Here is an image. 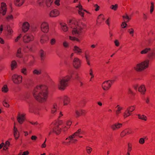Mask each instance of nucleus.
<instances>
[{
	"instance_id": "63",
	"label": "nucleus",
	"mask_w": 155,
	"mask_h": 155,
	"mask_svg": "<svg viewBox=\"0 0 155 155\" xmlns=\"http://www.w3.org/2000/svg\"><path fill=\"white\" fill-rule=\"evenodd\" d=\"M114 43L117 46H118L119 45V43L117 40H116L115 41Z\"/></svg>"
},
{
	"instance_id": "57",
	"label": "nucleus",
	"mask_w": 155,
	"mask_h": 155,
	"mask_svg": "<svg viewBox=\"0 0 155 155\" xmlns=\"http://www.w3.org/2000/svg\"><path fill=\"white\" fill-rule=\"evenodd\" d=\"M144 142L145 140L143 138H141L140 139L139 141V142L141 144H143V143H144Z\"/></svg>"
},
{
	"instance_id": "34",
	"label": "nucleus",
	"mask_w": 155,
	"mask_h": 155,
	"mask_svg": "<svg viewBox=\"0 0 155 155\" xmlns=\"http://www.w3.org/2000/svg\"><path fill=\"white\" fill-rule=\"evenodd\" d=\"M45 4L47 7H50L53 2V0H46L45 1Z\"/></svg>"
},
{
	"instance_id": "32",
	"label": "nucleus",
	"mask_w": 155,
	"mask_h": 155,
	"mask_svg": "<svg viewBox=\"0 0 155 155\" xmlns=\"http://www.w3.org/2000/svg\"><path fill=\"white\" fill-rule=\"evenodd\" d=\"M61 25L62 30L64 32L68 30V28L66 26V25L64 23L61 24Z\"/></svg>"
},
{
	"instance_id": "18",
	"label": "nucleus",
	"mask_w": 155,
	"mask_h": 155,
	"mask_svg": "<svg viewBox=\"0 0 155 155\" xmlns=\"http://www.w3.org/2000/svg\"><path fill=\"white\" fill-rule=\"evenodd\" d=\"M29 24L27 22H24L22 26V29L24 32H26L29 29Z\"/></svg>"
},
{
	"instance_id": "20",
	"label": "nucleus",
	"mask_w": 155,
	"mask_h": 155,
	"mask_svg": "<svg viewBox=\"0 0 155 155\" xmlns=\"http://www.w3.org/2000/svg\"><path fill=\"white\" fill-rule=\"evenodd\" d=\"M72 50L75 53L78 54L82 52V49L76 46H74Z\"/></svg>"
},
{
	"instance_id": "13",
	"label": "nucleus",
	"mask_w": 155,
	"mask_h": 155,
	"mask_svg": "<svg viewBox=\"0 0 155 155\" xmlns=\"http://www.w3.org/2000/svg\"><path fill=\"white\" fill-rule=\"evenodd\" d=\"M134 88L136 90L138 88V91L142 94H144L146 91L145 88L143 85H141L139 87L138 85H136L134 86Z\"/></svg>"
},
{
	"instance_id": "7",
	"label": "nucleus",
	"mask_w": 155,
	"mask_h": 155,
	"mask_svg": "<svg viewBox=\"0 0 155 155\" xmlns=\"http://www.w3.org/2000/svg\"><path fill=\"white\" fill-rule=\"evenodd\" d=\"M81 61L78 58H75L73 61V64L74 67L76 69L80 68Z\"/></svg>"
},
{
	"instance_id": "12",
	"label": "nucleus",
	"mask_w": 155,
	"mask_h": 155,
	"mask_svg": "<svg viewBox=\"0 0 155 155\" xmlns=\"http://www.w3.org/2000/svg\"><path fill=\"white\" fill-rule=\"evenodd\" d=\"M58 109V107L55 103L53 104L51 107V113L55 115L58 113L57 110Z\"/></svg>"
},
{
	"instance_id": "53",
	"label": "nucleus",
	"mask_w": 155,
	"mask_h": 155,
	"mask_svg": "<svg viewBox=\"0 0 155 155\" xmlns=\"http://www.w3.org/2000/svg\"><path fill=\"white\" fill-rule=\"evenodd\" d=\"M122 17L123 18L127 20V21H126V22L128 21L130 19V18L127 14H126V15L123 16Z\"/></svg>"
},
{
	"instance_id": "17",
	"label": "nucleus",
	"mask_w": 155,
	"mask_h": 155,
	"mask_svg": "<svg viewBox=\"0 0 155 155\" xmlns=\"http://www.w3.org/2000/svg\"><path fill=\"white\" fill-rule=\"evenodd\" d=\"M13 134L15 139L17 140L19 137L20 134L17 128L15 126L14 127Z\"/></svg>"
},
{
	"instance_id": "9",
	"label": "nucleus",
	"mask_w": 155,
	"mask_h": 155,
	"mask_svg": "<svg viewBox=\"0 0 155 155\" xmlns=\"http://www.w3.org/2000/svg\"><path fill=\"white\" fill-rule=\"evenodd\" d=\"M41 28L42 31L46 33L48 32L49 29L48 24L45 22L42 23L41 26Z\"/></svg>"
},
{
	"instance_id": "52",
	"label": "nucleus",
	"mask_w": 155,
	"mask_h": 155,
	"mask_svg": "<svg viewBox=\"0 0 155 155\" xmlns=\"http://www.w3.org/2000/svg\"><path fill=\"white\" fill-rule=\"evenodd\" d=\"M53 127V125H52L51 124L50 125L49 127V128L50 129V130H51L50 132L49 133V134H48L49 135H50L51 134V132L55 134V133L53 132V131L52 130V127Z\"/></svg>"
},
{
	"instance_id": "14",
	"label": "nucleus",
	"mask_w": 155,
	"mask_h": 155,
	"mask_svg": "<svg viewBox=\"0 0 155 155\" xmlns=\"http://www.w3.org/2000/svg\"><path fill=\"white\" fill-rule=\"evenodd\" d=\"M84 133V132L81 129H79L72 135L69 136V138L71 139L74 138L75 136H77L78 134H83Z\"/></svg>"
},
{
	"instance_id": "54",
	"label": "nucleus",
	"mask_w": 155,
	"mask_h": 155,
	"mask_svg": "<svg viewBox=\"0 0 155 155\" xmlns=\"http://www.w3.org/2000/svg\"><path fill=\"white\" fill-rule=\"evenodd\" d=\"M92 149L89 147H87L86 150L88 153H90Z\"/></svg>"
},
{
	"instance_id": "61",
	"label": "nucleus",
	"mask_w": 155,
	"mask_h": 155,
	"mask_svg": "<svg viewBox=\"0 0 155 155\" xmlns=\"http://www.w3.org/2000/svg\"><path fill=\"white\" fill-rule=\"evenodd\" d=\"M21 34H20L18 36L17 38L15 39V42H17L18 40L20 39L21 37Z\"/></svg>"
},
{
	"instance_id": "30",
	"label": "nucleus",
	"mask_w": 155,
	"mask_h": 155,
	"mask_svg": "<svg viewBox=\"0 0 155 155\" xmlns=\"http://www.w3.org/2000/svg\"><path fill=\"white\" fill-rule=\"evenodd\" d=\"M16 56L17 57H18L19 58H22V55L21 54V48H19L18 50Z\"/></svg>"
},
{
	"instance_id": "35",
	"label": "nucleus",
	"mask_w": 155,
	"mask_h": 155,
	"mask_svg": "<svg viewBox=\"0 0 155 155\" xmlns=\"http://www.w3.org/2000/svg\"><path fill=\"white\" fill-rule=\"evenodd\" d=\"M130 110H128L127 109V110H126L125 112L124 113V118L128 117L130 115Z\"/></svg>"
},
{
	"instance_id": "42",
	"label": "nucleus",
	"mask_w": 155,
	"mask_h": 155,
	"mask_svg": "<svg viewBox=\"0 0 155 155\" xmlns=\"http://www.w3.org/2000/svg\"><path fill=\"white\" fill-rule=\"evenodd\" d=\"M2 91L3 92L6 93L8 91V89L7 86L4 85L2 87Z\"/></svg>"
},
{
	"instance_id": "29",
	"label": "nucleus",
	"mask_w": 155,
	"mask_h": 155,
	"mask_svg": "<svg viewBox=\"0 0 155 155\" xmlns=\"http://www.w3.org/2000/svg\"><path fill=\"white\" fill-rule=\"evenodd\" d=\"M71 77L72 78H74L78 81H79V77L78 76V74L77 73H72V74H71Z\"/></svg>"
},
{
	"instance_id": "6",
	"label": "nucleus",
	"mask_w": 155,
	"mask_h": 155,
	"mask_svg": "<svg viewBox=\"0 0 155 155\" xmlns=\"http://www.w3.org/2000/svg\"><path fill=\"white\" fill-rule=\"evenodd\" d=\"M22 77L21 76L17 74H14L12 77V80L13 82L16 84H19L21 83Z\"/></svg>"
},
{
	"instance_id": "5",
	"label": "nucleus",
	"mask_w": 155,
	"mask_h": 155,
	"mask_svg": "<svg viewBox=\"0 0 155 155\" xmlns=\"http://www.w3.org/2000/svg\"><path fill=\"white\" fill-rule=\"evenodd\" d=\"M70 79V77L67 76L60 78L58 84V87L61 90H64L68 85V81Z\"/></svg>"
},
{
	"instance_id": "24",
	"label": "nucleus",
	"mask_w": 155,
	"mask_h": 155,
	"mask_svg": "<svg viewBox=\"0 0 155 155\" xmlns=\"http://www.w3.org/2000/svg\"><path fill=\"white\" fill-rule=\"evenodd\" d=\"M122 124H119V123L116 124H115L112 125L111 126V127L112 129L113 130H115L116 129H118V128H120V127H121L122 126Z\"/></svg>"
},
{
	"instance_id": "10",
	"label": "nucleus",
	"mask_w": 155,
	"mask_h": 155,
	"mask_svg": "<svg viewBox=\"0 0 155 155\" xmlns=\"http://www.w3.org/2000/svg\"><path fill=\"white\" fill-rule=\"evenodd\" d=\"M7 8L6 4L4 2L1 3V7H0V13L4 15L5 14Z\"/></svg>"
},
{
	"instance_id": "60",
	"label": "nucleus",
	"mask_w": 155,
	"mask_h": 155,
	"mask_svg": "<svg viewBox=\"0 0 155 155\" xmlns=\"http://www.w3.org/2000/svg\"><path fill=\"white\" fill-rule=\"evenodd\" d=\"M94 7L95 8V10L96 11L99 10V6H98L97 4H95L94 5Z\"/></svg>"
},
{
	"instance_id": "41",
	"label": "nucleus",
	"mask_w": 155,
	"mask_h": 155,
	"mask_svg": "<svg viewBox=\"0 0 155 155\" xmlns=\"http://www.w3.org/2000/svg\"><path fill=\"white\" fill-rule=\"evenodd\" d=\"M21 72L25 75H27V70L26 68H23L21 69Z\"/></svg>"
},
{
	"instance_id": "16",
	"label": "nucleus",
	"mask_w": 155,
	"mask_h": 155,
	"mask_svg": "<svg viewBox=\"0 0 155 155\" xmlns=\"http://www.w3.org/2000/svg\"><path fill=\"white\" fill-rule=\"evenodd\" d=\"M59 14L58 11L54 9L51 11L50 13V16L52 17H55L58 16Z\"/></svg>"
},
{
	"instance_id": "44",
	"label": "nucleus",
	"mask_w": 155,
	"mask_h": 155,
	"mask_svg": "<svg viewBox=\"0 0 155 155\" xmlns=\"http://www.w3.org/2000/svg\"><path fill=\"white\" fill-rule=\"evenodd\" d=\"M151 6L150 7V13L151 14L152 13V12H153L154 8V3L153 2H151Z\"/></svg>"
},
{
	"instance_id": "1",
	"label": "nucleus",
	"mask_w": 155,
	"mask_h": 155,
	"mask_svg": "<svg viewBox=\"0 0 155 155\" xmlns=\"http://www.w3.org/2000/svg\"><path fill=\"white\" fill-rule=\"evenodd\" d=\"M48 87L44 85L36 87L32 92L34 97L40 102L46 101L48 97Z\"/></svg>"
},
{
	"instance_id": "11",
	"label": "nucleus",
	"mask_w": 155,
	"mask_h": 155,
	"mask_svg": "<svg viewBox=\"0 0 155 155\" xmlns=\"http://www.w3.org/2000/svg\"><path fill=\"white\" fill-rule=\"evenodd\" d=\"M111 84L108 81H106L102 84V87L104 90H108L111 87Z\"/></svg>"
},
{
	"instance_id": "55",
	"label": "nucleus",
	"mask_w": 155,
	"mask_h": 155,
	"mask_svg": "<svg viewBox=\"0 0 155 155\" xmlns=\"http://www.w3.org/2000/svg\"><path fill=\"white\" fill-rule=\"evenodd\" d=\"M13 18V16L12 15H9L6 17V19L8 20L12 19Z\"/></svg>"
},
{
	"instance_id": "64",
	"label": "nucleus",
	"mask_w": 155,
	"mask_h": 155,
	"mask_svg": "<svg viewBox=\"0 0 155 155\" xmlns=\"http://www.w3.org/2000/svg\"><path fill=\"white\" fill-rule=\"evenodd\" d=\"M55 4L58 6L60 5V0H56L55 2Z\"/></svg>"
},
{
	"instance_id": "28",
	"label": "nucleus",
	"mask_w": 155,
	"mask_h": 155,
	"mask_svg": "<svg viewBox=\"0 0 155 155\" xmlns=\"http://www.w3.org/2000/svg\"><path fill=\"white\" fill-rule=\"evenodd\" d=\"M151 50V49L150 48H146L143 50H142L141 52L140 53L142 54H146L148 53Z\"/></svg>"
},
{
	"instance_id": "56",
	"label": "nucleus",
	"mask_w": 155,
	"mask_h": 155,
	"mask_svg": "<svg viewBox=\"0 0 155 155\" xmlns=\"http://www.w3.org/2000/svg\"><path fill=\"white\" fill-rule=\"evenodd\" d=\"M127 133L126 130H123L121 133L120 136L121 137H123L126 135Z\"/></svg>"
},
{
	"instance_id": "25",
	"label": "nucleus",
	"mask_w": 155,
	"mask_h": 155,
	"mask_svg": "<svg viewBox=\"0 0 155 155\" xmlns=\"http://www.w3.org/2000/svg\"><path fill=\"white\" fill-rule=\"evenodd\" d=\"M6 28L7 30L8 31V38H10V36L12 34L13 32V31L10 28V27L8 25L6 26Z\"/></svg>"
},
{
	"instance_id": "37",
	"label": "nucleus",
	"mask_w": 155,
	"mask_h": 155,
	"mask_svg": "<svg viewBox=\"0 0 155 155\" xmlns=\"http://www.w3.org/2000/svg\"><path fill=\"white\" fill-rule=\"evenodd\" d=\"M29 110L30 112H34V107L32 104H29Z\"/></svg>"
},
{
	"instance_id": "39",
	"label": "nucleus",
	"mask_w": 155,
	"mask_h": 155,
	"mask_svg": "<svg viewBox=\"0 0 155 155\" xmlns=\"http://www.w3.org/2000/svg\"><path fill=\"white\" fill-rule=\"evenodd\" d=\"M110 8L114 11H116L118 8V5L116 4L115 5H111Z\"/></svg>"
},
{
	"instance_id": "48",
	"label": "nucleus",
	"mask_w": 155,
	"mask_h": 155,
	"mask_svg": "<svg viewBox=\"0 0 155 155\" xmlns=\"http://www.w3.org/2000/svg\"><path fill=\"white\" fill-rule=\"evenodd\" d=\"M135 109V107L134 106L129 107L127 108V109H128V110H130V112H131L133 111V110H134Z\"/></svg>"
},
{
	"instance_id": "8",
	"label": "nucleus",
	"mask_w": 155,
	"mask_h": 155,
	"mask_svg": "<svg viewBox=\"0 0 155 155\" xmlns=\"http://www.w3.org/2000/svg\"><path fill=\"white\" fill-rule=\"evenodd\" d=\"M34 39V37L31 34H27L23 37V41L25 43H28L32 41Z\"/></svg>"
},
{
	"instance_id": "43",
	"label": "nucleus",
	"mask_w": 155,
	"mask_h": 155,
	"mask_svg": "<svg viewBox=\"0 0 155 155\" xmlns=\"http://www.w3.org/2000/svg\"><path fill=\"white\" fill-rule=\"evenodd\" d=\"M56 43V40L54 38H52L50 39V43L51 45H54Z\"/></svg>"
},
{
	"instance_id": "26",
	"label": "nucleus",
	"mask_w": 155,
	"mask_h": 155,
	"mask_svg": "<svg viewBox=\"0 0 155 155\" xmlns=\"http://www.w3.org/2000/svg\"><path fill=\"white\" fill-rule=\"evenodd\" d=\"M75 113L77 115V117H79L80 115H84L85 114L84 110L82 109L80 110L79 111L76 110Z\"/></svg>"
},
{
	"instance_id": "62",
	"label": "nucleus",
	"mask_w": 155,
	"mask_h": 155,
	"mask_svg": "<svg viewBox=\"0 0 155 155\" xmlns=\"http://www.w3.org/2000/svg\"><path fill=\"white\" fill-rule=\"evenodd\" d=\"M37 137L35 136H32L31 137V139L32 140H35L37 139Z\"/></svg>"
},
{
	"instance_id": "15",
	"label": "nucleus",
	"mask_w": 155,
	"mask_h": 155,
	"mask_svg": "<svg viewBox=\"0 0 155 155\" xmlns=\"http://www.w3.org/2000/svg\"><path fill=\"white\" fill-rule=\"evenodd\" d=\"M76 7L78 8H79V10L78 11V13L81 17H83L84 16V13L83 11L87 12V11L83 9L81 5H79L77 6Z\"/></svg>"
},
{
	"instance_id": "19",
	"label": "nucleus",
	"mask_w": 155,
	"mask_h": 155,
	"mask_svg": "<svg viewBox=\"0 0 155 155\" xmlns=\"http://www.w3.org/2000/svg\"><path fill=\"white\" fill-rule=\"evenodd\" d=\"M17 120L19 124H22L25 120L24 115L23 114L20 115L19 114L17 117Z\"/></svg>"
},
{
	"instance_id": "2",
	"label": "nucleus",
	"mask_w": 155,
	"mask_h": 155,
	"mask_svg": "<svg viewBox=\"0 0 155 155\" xmlns=\"http://www.w3.org/2000/svg\"><path fill=\"white\" fill-rule=\"evenodd\" d=\"M148 57L149 59L137 64L134 67L135 69L137 71H141L147 68L150 61L155 58V52H151L149 53Z\"/></svg>"
},
{
	"instance_id": "50",
	"label": "nucleus",
	"mask_w": 155,
	"mask_h": 155,
	"mask_svg": "<svg viewBox=\"0 0 155 155\" xmlns=\"http://www.w3.org/2000/svg\"><path fill=\"white\" fill-rule=\"evenodd\" d=\"M122 108L120 107H118L117 108V110L116 111V112L117 115H118L120 113V111L122 109Z\"/></svg>"
},
{
	"instance_id": "3",
	"label": "nucleus",
	"mask_w": 155,
	"mask_h": 155,
	"mask_svg": "<svg viewBox=\"0 0 155 155\" xmlns=\"http://www.w3.org/2000/svg\"><path fill=\"white\" fill-rule=\"evenodd\" d=\"M68 24L71 28L72 35L76 36H78L81 33V30L83 28L81 27L78 25L77 21L74 20H70Z\"/></svg>"
},
{
	"instance_id": "36",
	"label": "nucleus",
	"mask_w": 155,
	"mask_h": 155,
	"mask_svg": "<svg viewBox=\"0 0 155 155\" xmlns=\"http://www.w3.org/2000/svg\"><path fill=\"white\" fill-rule=\"evenodd\" d=\"M17 62L15 61L14 60L12 61L11 64V68L12 70H13L16 67Z\"/></svg>"
},
{
	"instance_id": "47",
	"label": "nucleus",
	"mask_w": 155,
	"mask_h": 155,
	"mask_svg": "<svg viewBox=\"0 0 155 155\" xmlns=\"http://www.w3.org/2000/svg\"><path fill=\"white\" fill-rule=\"evenodd\" d=\"M2 104L3 106L5 107H8L9 106V105L5 100L3 101Z\"/></svg>"
},
{
	"instance_id": "22",
	"label": "nucleus",
	"mask_w": 155,
	"mask_h": 155,
	"mask_svg": "<svg viewBox=\"0 0 155 155\" xmlns=\"http://www.w3.org/2000/svg\"><path fill=\"white\" fill-rule=\"evenodd\" d=\"M25 1V0H15L14 3L16 6H20L23 5Z\"/></svg>"
},
{
	"instance_id": "33",
	"label": "nucleus",
	"mask_w": 155,
	"mask_h": 155,
	"mask_svg": "<svg viewBox=\"0 0 155 155\" xmlns=\"http://www.w3.org/2000/svg\"><path fill=\"white\" fill-rule=\"evenodd\" d=\"M45 2V0H38L37 3L39 6H42L44 5Z\"/></svg>"
},
{
	"instance_id": "45",
	"label": "nucleus",
	"mask_w": 155,
	"mask_h": 155,
	"mask_svg": "<svg viewBox=\"0 0 155 155\" xmlns=\"http://www.w3.org/2000/svg\"><path fill=\"white\" fill-rule=\"evenodd\" d=\"M131 145L130 143L128 144V149H127V151L128 152H127V154L128 155H130V152L131 151Z\"/></svg>"
},
{
	"instance_id": "4",
	"label": "nucleus",
	"mask_w": 155,
	"mask_h": 155,
	"mask_svg": "<svg viewBox=\"0 0 155 155\" xmlns=\"http://www.w3.org/2000/svg\"><path fill=\"white\" fill-rule=\"evenodd\" d=\"M51 124L53 126V127H52L53 132L55 133L57 135L59 134L61 131V128L58 127L59 125H62V128L63 131L66 130L65 129L66 128L65 123L62 120H59L58 122L53 123Z\"/></svg>"
},
{
	"instance_id": "21",
	"label": "nucleus",
	"mask_w": 155,
	"mask_h": 155,
	"mask_svg": "<svg viewBox=\"0 0 155 155\" xmlns=\"http://www.w3.org/2000/svg\"><path fill=\"white\" fill-rule=\"evenodd\" d=\"M48 39V36L45 35L41 37L40 41L41 44H43L46 42Z\"/></svg>"
},
{
	"instance_id": "38",
	"label": "nucleus",
	"mask_w": 155,
	"mask_h": 155,
	"mask_svg": "<svg viewBox=\"0 0 155 155\" xmlns=\"http://www.w3.org/2000/svg\"><path fill=\"white\" fill-rule=\"evenodd\" d=\"M138 118L139 119H141L145 121H146L147 120V117L144 115H141L140 114H138Z\"/></svg>"
},
{
	"instance_id": "27",
	"label": "nucleus",
	"mask_w": 155,
	"mask_h": 155,
	"mask_svg": "<svg viewBox=\"0 0 155 155\" xmlns=\"http://www.w3.org/2000/svg\"><path fill=\"white\" fill-rule=\"evenodd\" d=\"M33 73L34 74L40 75L41 74V70L40 69L36 68L33 71Z\"/></svg>"
},
{
	"instance_id": "23",
	"label": "nucleus",
	"mask_w": 155,
	"mask_h": 155,
	"mask_svg": "<svg viewBox=\"0 0 155 155\" xmlns=\"http://www.w3.org/2000/svg\"><path fill=\"white\" fill-rule=\"evenodd\" d=\"M63 101L64 105L65 106L67 105L69 103L70 100L68 97L65 96L63 97Z\"/></svg>"
},
{
	"instance_id": "59",
	"label": "nucleus",
	"mask_w": 155,
	"mask_h": 155,
	"mask_svg": "<svg viewBox=\"0 0 155 155\" xmlns=\"http://www.w3.org/2000/svg\"><path fill=\"white\" fill-rule=\"evenodd\" d=\"M63 46L65 48H67L68 46V43L66 41H64L63 43Z\"/></svg>"
},
{
	"instance_id": "46",
	"label": "nucleus",
	"mask_w": 155,
	"mask_h": 155,
	"mask_svg": "<svg viewBox=\"0 0 155 155\" xmlns=\"http://www.w3.org/2000/svg\"><path fill=\"white\" fill-rule=\"evenodd\" d=\"M71 122L70 121H68L65 123V125L66 126V128H65V129L66 130L69 127V126L71 125Z\"/></svg>"
},
{
	"instance_id": "40",
	"label": "nucleus",
	"mask_w": 155,
	"mask_h": 155,
	"mask_svg": "<svg viewBox=\"0 0 155 155\" xmlns=\"http://www.w3.org/2000/svg\"><path fill=\"white\" fill-rule=\"evenodd\" d=\"M9 142L8 141H6L5 143L3 149L5 150L7 149L8 148V147L9 145Z\"/></svg>"
},
{
	"instance_id": "49",
	"label": "nucleus",
	"mask_w": 155,
	"mask_h": 155,
	"mask_svg": "<svg viewBox=\"0 0 155 155\" xmlns=\"http://www.w3.org/2000/svg\"><path fill=\"white\" fill-rule=\"evenodd\" d=\"M69 39H70V40H71L76 41H79V39H78L76 38L75 37H72V36H69Z\"/></svg>"
},
{
	"instance_id": "58",
	"label": "nucleus",
	"mask_w": 155,
	"mask_h": 155,
	"mask_svg": "<svg viewBox=\"0 0 155 155\" xmlns=\"http://www.w3.org/2000/svg\"><path fill=\"white\" fill-rule=\"evenodd\" d=\"M124 22H123L121 25V26L123 28H125L126 27V26L127 25V24L125 23V21L124 20Z\"/></svg>"
},
{
	"instance_id": "51",
	"label": "nucleus",
	"mask_w": 155,
	"mask_h": 155,
	"mask_svg": "<svg viewBox=\"0 0 155 155\" xmlns=\"http://www.w3.org/2000/svg\"><path fill=\"white\" fill-rule=\"evenodd\" d=\"M128 31L129 32L130 34L132 36H133L134 35V30L133 28H131L128 30Z\"/></svg>"
},
{
	"instance_id": "31",
	"label": "nucleus",
	"mask_w": 155,
	"mask_h": 155,
	"mask_svg": "<svg viewBox=\"0 0 155 155\" xmlns=\"http://www.w3.org/2000/svg\"><path fill=\"white\" fill-rule=\"evenodd\" d=\"M40 57L41 61H43L45 56V53L43 51L41 50L40 51Z\"/></svg>"
}]
</instances>
